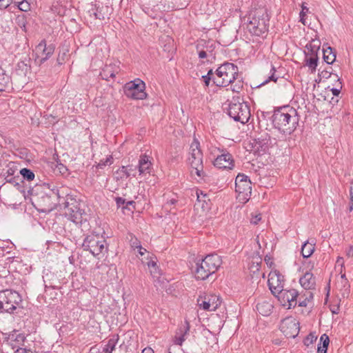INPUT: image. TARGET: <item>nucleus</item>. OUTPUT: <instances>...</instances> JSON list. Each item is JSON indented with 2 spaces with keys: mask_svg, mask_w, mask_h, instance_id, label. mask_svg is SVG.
<instances>
[{
  "mask_svg": "<svg viewBox=\"0 0 353 353\" xmlns=\"http://www.w3.org/2000/svg\"><path fill=\"white\" fill-rule=\"evenodd\" d=\"M119 172L122 173V175L121 176V178L125 177L128 178L130 176H134V173H131L128 170V166H122L119 170Z\"/></svg>",
  "mask_w": 353,
  "mask_h": 353,
  "instance_id": "obj_45",
  "label": "nucleus"
},
{
  "mask_svg": "<svg viewBox=\"0 0 353 353\" xmlns=\"http://www.w3.org/2000/svg\"><path fill=\"white\" fill-rule=\"evenodd\" d=\"M12 3V0H0V9L7 8Z\"/></svg>",
  "mask_w": 353,
  "mask_h": 353,
  "instance_id": "obj_50",
  "label": "nucleus"
},
{
  "mask_svg": "<svg viewBox=\"0 0 353 353\" xmlns=\"http://www.w3.org/2000/svg\"><path fill=\"white\" fill-rule=\"evenodd\" d=\"M332 69V68L330 67V70H327V69H325V70H322L319 74V76L321 77V78H324V79H328L331 76V74H332V72L330 71V70Z\"/></svg>",
  "mask_w": 353,
  "mask_h": 353,
  "instance_id": "obj_49",
  "label": "nucleus"
},
{
  "mask_svg": "<svg viewBox=\"0 0 353 353\" xmlns=\"http://www.w3.org/2000/svg\"><path fill=\"white\" fill-rule=\"evenodd\" d=\"M349 212H352L353 210V199L350 198V201L349 203V208H348Z\"/></svg>",
  "mask_w": 353,
  "mask_h": 353,
  "instance_id": "obj_63",
  "label": "nucleus"
},
{
  "mask_svg": "<svg viewBox=\"0 0 353 353\" xmlns=\"http://www.w3.org/2000/svg\"><path fill=\"white\" fill-rule=\"evenodd\" d=\"M8 276H10V270L6 264H0V279H6Z\"/></svg>",
  "mask_w": 353,
  "mask_h": 353,
  "instance_id": "obj_44",
  "label": "nucleus"
},
{
  "mask_svg": "<svg viewBox=\"0 0 353 353\" xmlns=\"http://www.w3.org/2000/svg\"><path fill=\"white\" fill-rule=\"evenodd\" d=\"M221 264L219 256L215 254H208L196 263L194 277L196 280H205L214 274Z\"/></svg>",
  "mask_w": 353,
  "mask_h": 353,
  "instance_id": "obj_4",
  "label": "nucleus"
},
{
  "mask_svg": "<svg viewBox=\"0 0 353 353\" xmlns=\"http://www.w3.org/2000/svg\"><path fill=\"white\" fill-rule=\"evenodd\" d=\"M228 115L235 121L246 123L250 117V108L245 103L240 102L239 99L236 102L234 99V102L229 104Z\"/></svg>",
  "mask_w": 353,
  "mask_h": 353,
  "instance_id": "obj_9",
  "label": "nucleus"
},
{
  "mask_svg": "<svg viewBox=\"0 0 353 353\" xmlns=\"http://www.w3.org/2000/svg\"><path fill=\"white\" fill-rule=\"evenodd\" d=\"M308 12V8H306L305 6H304L303 5L302 6V10L301 12H300V17H301V20L303 21V16L305 14L306 12Z\"/></svg>",
  "mask_w": 353,
  "mask_h": 353,
  "instance_id": "obj_57",
  "label": "nucleus"
},
{
  "mask_svg": "<svg viewBox=\"0 0 353 353\" xmlns=\"http://www.w3.org/2000/svg\"><path fill=\"white\" fill-rule=\"evenodd\" d=\"M273 259V256L270 254H265L264 256V261L268 265H271L272 263V260Z\"/></svg>",
  "mask_w": 353,
  "mask_h": 353,
  "instance_id": "obj_53",
  "label": "nucleus"
},
{
  "mask_svg": "<svg viewBox=\"0 0 353 353\" xmlns=\"http://www.w3.org/2000/svg\"><path fill=\"white\" fill-rule=\"evenodd\" d=\"M316 244H302L301 245V254L303 258H309L315 250Z\"/></svg>",
  "mask_w": 353,
  "mask_h": 353,
  "instance_id": "obj_32",
  "label": "nucleus"
},
{
  "mask_svg": "<svg viewBox=\"0 0 353 353\" xmlns=\"http://www.w3.org/2000/svg\"><path fill=\"white\" fill-rule=\"evenodd\" d=\"M196 201L194 206L197 208H201L203 211L209 209L208 202L210 200L208 199L206 194H203L202 191H196Z\"/></svg>",
  "mask_w": 353,
  "mask_h": 353,
  "instance_id": "obj_21",
  "label": "nucleus"
},
{
  "mask_svg": "<svg viewBox=\"0 0 353 353\" xmlns=\"http://www.w3.org/2000/svg\"><path fill=\"white\" fill-rule=\"evenodd\" d=\"M105 241V239L103 240V241ZM92 241H95V243H102V240L100 239L98 234H97V235L92 234L90 236H88L83 240V243H91Z\"/></svg>",
  "mask_w": 353,
  "mask_h": 353,
  "instance_id": "obj_43",
  "label": "nucleus"
},
{
  "mask_svg": "<svg viewBox=\"0 0 353 353\" xmlns=\"http://www.w3.org/2000/svg\"><path fill=\"white\" fill-rule=\"evenodd\" d=\"M331 91L332 92V94L335 97H338L340 94V90L337 88H332Z\"/></svg>",
  "mask_w": 353,
  "mask_h": 353,
  "instance_id": "obj_59",
  "label": "nucleus"
},
{
  "mask_svg": "<svg viewBox=\"0 0 353 353\" xmlns=\"http://www.w3.org/2000/svg\"><path fill=\"white\" fill-rule=\"evenodd\" d=\"M268 25L269 17L266 10L259 8L250 14L247 28L251 34L260 37L268 31Z\"/></svg>",
  "mask_w": 353,
  "mask_h": 353,
  "instance_id": "obj_5",
  "label": "nucleus"
},
{
  "mask_svg": "<svg viewBox=\"0 0 353 353\" xmlns=\"http://www.w3.org/2000/svg\"><path fill=\"white\" fill-rule=\"evenodd\" d=\"M345 252H346V256L347 257H352L353 256V246H352V245L349 246L346 249Z\"/></svg>",
  "mask_w": 353,
  "mask_h": 353,
  "instance_id": "obj_54",
  "label": "nucleus"
},
{
  "mask_svg": "<svg viewBox=\"0 0 353 353\" xmlns=\"http://www.w3.org/2000/svg\"><path fill=\"white\" fill-rule=\"evenodd\" d=\"M22 298L15 290L6 289L0 291V310L8 313H13L21 304Z\"/></svg>",
  "mask_w": 353,
  "mask_h": 353,
  "instance_id": "obj_8",
  "label": "nucleus"
},
{
  "mask_svg": "<svg viewBox=\"0 0 353 353\" xmlns=\"http://www.w3.org/2000/svg\"><path fill=\"white\" fill-rule=\"evenodd\" d=\"M19 173L22 176V178L28 181H32L35 176L34 173L28 168H22Z\"/></svg>",
  "mask_w": 353,
  "mask_h": 353,
  "instance_id": "obj_35",
  "label": "nucleus"
},
{
  "mask_svg": "<svg viewBox=\"0 0 353 353\" xmlns=\"http://www.w3.org/2000/svg\"><path fill=\"white\" fill-rule=\"evenodd\" d=\"M329 343V336L326 334H322L320 337V342L318 345L317 353H327Z\"/></svg>",
  "mask_w": 353,
  "mask_h": 353,
  "instance_id": "obj_27",
  "label": "nucleus"
},
{
  "mask_svg": "<svg viewBox=\"0 0 353 353\" xmlns=\"http://www.w3.org/2000/svg\"><path fill=\"white\" fill-rule=\"evenodd\" d=\"M272 280L273 278L268 279V286L272 294L276 296V295L279 294V293H281V292H282L283 289L282 288V286H280L279 285L274 286L273 285Z\"/></svg>",
  "mask_w": 353,
  "mask_h": 353,
  "instance_id": "obj_38",
  "label": "nucleus"
},
{
  "mask_svg": "<svg viewBox=\"0 0 353 353\" xmlns=\"http://www.w3.org/2000/svg\"><path fill=\"white\" fill-rule=\"evenodd\" d=\"M235 189L240 200L248 201L252 193L251 181L248 176L239 174L235 180Z\"/></svg>",
  "mask_w": 353,
  "mask_h": 353,
  "instance_id": "obj_11",
  "label": "nucleus"
},
{
  "mask_svg": "<svg viewBox=\"0 0 353 353\" xmlns=\"http://www.w3.org/2000/svg\"><path fill=\"white\" fill-rule=\"evenodd\" d=\"M317 337L314 334H309L303 340V343L305 346L308 347L311 344H312L314 341H316Z\"/></svg>",
  "mask_w": 353,
  "mask_h": 353,
  "instance_id": "obj_41",
  "label": "nucleus"
},
{
  "mask_svg": "<svg viewBox=\"0 0 353 353\" xmlns=\"http://www.w3.org/2000/svg\"><path fill=\"white\" fill-rule=\"evenodd\" d=\"M137 248H138V252L140 255H143L145 253L148 252L145 248H143L141 244L136 246Z\"/></svg>",
  "mask_w": 353,
  "mask_h": 353,
  "instance_id": "obj_56",
  "label": "nucleus"
},
{
  "mask_svg": "<svg viewBox=\"0 0 353 353\" xmlns=\"http://www.w3.org/2000/svg\"><path fill=\"white\" fill-rule=\"evenodd\" d=\"M339 310V306H334L332 309H331V311L333 314H338Z\"/></svg>",
  "mask_w": 353,
  "mask_h": 353,
  "instance_id": "obj_64",
  "label": "nucleus"
},
{
  "mask_svg": "<svg viewBox=\"0 0 353 353\" xmlns=\"http://www.w3.org/2000/svg\"><path fill=\"white\" fill-rule=\"evenodd\" d=\"M298 295V292L294 289H283L281 293L276 295V297L282 305L287 306L288 309H290L296 305Z\"/></svg>",
  "mask_w": 353,
  "mask_h": 353,
  "instance_id": "obj_14",
  "label": "nucleus"
},
{
  "mask_svg": "<svg viewBox=\"0 0 353 353\" xmlns=\"http://www.w3.org/2000/svg\"><path fill=\"white\" fill-rule=\"evenodd\" d=\"M113 163V158L111 155L107 157L105 159L101 160L97 164V168L103 169L106 165H110Z\"/></svg>",
  "mask_w": 353,
  "mask_h": 353,
  "instance_id": "obj_39",
  "label": "nucleus"
},
{
  "mask_svg": "<svg viewBox=\"0 0 353 353\" xmlns=\"http://www.w3.org/2000/svg\"><path fill=\"white\" fill-rule=\"evenodd\" d=\"M214 78H216V77H208L206 75L202 76V79L203 80V82L205 83V85L206 86H208L210 81H213V79H214Z\"/></svg>",
  "mask_w": 353,
  "mask_h": 353,
  "instance_id": "obj_51",
  "label": "nucleus"
},
{
  "mask_svg": "<svg viewBox=\"0 0 353 353\" xmlns=\"http://www.w3.org/2000/svg\"><path fill=\"white\" fill-rule=\"evenodd\" d=\"M250 249L246 251V254L248 258H253L254 256H261L264 254V248H262L261 244H250Z\"/></svg>",
  "mask_w": 353,
  "mask_h": 353,
  "instance_id": "obj_24",
  "label": "nucleus"
},
{
  "mask_svg": "<svg viewBox=\"0 0 353 353\" xmlns=\"http://www.w3.org/2000/svg\"><path fill=\"white\" fill-rule=\"evenodd\" d=\"M261 219V214H257L251 219L250 223L256 225Z\"/></svg>",
  "mask_w": 353,
  "mask_h": 353,
  "instance_id": "obj_52",
  "label": "nucleus"
},
{
  "mask_svg": "<svg viewBox=\"0 0 353 353\" xmlns=\"http://www.w3.org/2000/svg\"><path fill=\"white\" fill-rule=\"evenodd\" d=\"M231 88L234 92L239 93L243 88V82L241 81H238L234 85L232 84Z\"/></svg>",
  "mask_w": 353,
  "mask_h": 353,
  "instance_id": "obj_48",
  "label": "nucleus"
},
{
  "mask_svg": "<svg viewBox=\"0 0 353 353\" xmlns=\"http://www.w3.org/2000/svg\"><path fill=\"white\" fill-rule=\"evenodd\" d=\"M239 69L232 63H224L216 70V78L213 83L216 86L225 87L234 83L238 76Z\"/></svg>",
  "mask_w": 353,
  "mask_h": 353,
  "instance_id": "obj_6",
  "label": "nucleus"
},
{
  "mask_svg": "<svg viewBox=\"0 0 353 353\" xmlns=\"http://www.w3.org/2000/svg\"><path fill=\"white\" fill-rule=\"evenodd\" d=\"M141 353H154V350L151 347H145L142 350Z\"/></svg>",
  "mask_w": 353,
  "mask_h": 353,
  "instance_id": "obj_60",
  "label": "nucleus"
},
{
  "mask_svg": "<svg viewBox=\"0 0 353 353\" xmlns=\"http://www.w3.org/2000/svg\"><path fill=\"white\" fill-rule=\"evenodd\" d=\"M274 127L284 134H291L297 128L299 116L296 109L283 106L274 110L272 117Z\"/></svg>",
  "mask_w": 353,
  "mask_h": 353,
  "instance_id": "obj_2",
  "label": "nucleus"
},
{
  "mask_svg": "<svg viewBox=\"0 0 353 353\" xmlns=\"http://www.w3.org/2000/svg\"><path fill=\"white\" fill-rule=\"evenodd\" d=\"M102 79L108 81L110 78L115 77V73L112 65H105L100 72Z\"/></svg>",
  "mask_w": 353,
  "mask_h": 353,
  "instance_id": "obj_31",
  "label": "nucleus"
},
{
  "mask_svg": "<svg viewBox=\"0 0 353 353\" xmlns=\"http://www.w3.org/2000/svg\"><path fill=\"white\" fill-rule=\"evenodd\" d=\"M150 157L145 154L140 156L138 164V171L139 174H150L152 170V163Z\"/></svg>",
  "mask_w": 353,
  "mask_h": 353,
  "instance_id": "obj_19",
  "label": "nucleus"
},
{
  "mask_svg": "<svg viewBox=\"0 0 353 353\" xmlns=\"http://www.w3.org/2000/svg\"><path fill=\"white\" fill-rule=\"evenodd\" d=\"M83 250H90V252L92 254L93 256H97L101 253V250L98 248L99 244H81Z\"/></svg>",
  "mask_w": 353,
  "mask_h": 353,
  "instance_id": "obj_36",
  "label": "nucleus"
},
{
  "mask_svg": "<svg viewBox=\"0 0 353 353\" xmlns=\"http://www.w3.org/2000/svg\"><path fill=\"white\" fill-rule=\"evenodd\" d=\"M190 323L188 321H185L179 328L174 338V343L176 345H181L185 341V336L189 333Z\"/></svg>",
  "mask_w": 353,
  "mask_h": 353,
  "instance_id": "obj_18",
  "label": "nucleus"
},
{
  "mask_svg": "<svg viewBox=\"0 0 353 353\" xmlns=\"http://www.w3.org/2000/svg\"><path fill=\"white\" fill-rule=\"evenodd\" d=\"M250 260L249 262V270L253 274L257 273L259 272L261 269V265L262 264V257L261 256H254L253 258H248Z\"/></svg>",
  "mask_w": 353,
  "mask_h": 353,
  "instance_id": "obj_25",
  "label": "nucleus"
},
{
  "mask_svg": "<svg viewBox=\"0 0 353 353\" xmlns=\"http://www.w3.org/2000/svg\"><path fill=\"white\" fill-rule=\"evenodd\" d=\"M36 49L37 51L42 52V57L38 61L39 65H41L53 54L55 46L53 44L47 46L46 41L42 40L37 46Z\"/></svg>",
  "mask_w": 353,
  "mask_h": 353,
  "instance_id": "obj_16",
  "label": "nucleus"
},
{
  "mask_svg": "<svg viewBox=\"0 0 353 353\" xmlns=\"http://www.w3.org/2000/svg\"><path fill=\"white\" fill-rule=\"evenodd\" d=\"M15 170L12 168H9L6 171V176H14Z\"/></svg>",
  "mask_w": 353,
  "mask_h": 353,
  "instance_id": "obj_58",
  "label": "nucleus"
},
{
  "mask_svg": "<svg viewBox=\"0 0 353 353\" xmlns=\"http://www.w3.org/2000/svg\"><path fill=\"white\" fill-rule=\"evenodd\" d=\"M54 172L56 173H59L63 176L68 175V168L60 162H57L54 167Z\"/></svg>",
  "mask_w": 353,
  "mask_h": 353,
  "instance_id": "obj_34",
  "label": "nucleus"
},
{
  "mask_svg": "<svg viewBox=\"0 0 353 353\" xmlns=\"http://www.w3.org/2000/svg\"><path fill=\"white\" fill-rule=\"evenodd\" d=\"M196 52L198 53L199 57L200 59H205L208 57H211V56L206 52V51L203 50L201 45H197L196 46Z\"/></svg>",
  "mask_w": 353,
  "mask_h": 353,
  "instance_id": "obj_42",
  "label": "nucleus"
},
{
  "mask_svg": "<svg viewBox=\"0 0 353 353\" xmlns=\"http://www.w3.org/2000/svg\"><path fill=\"white\" fill-rule=\"evenodd\" d=\"M299 283L305 289L311 290L314 288L316 280L313 274L310 271H307L304 275L300 278Z\"/></svg>",
  "mask_w": 353,
  "mask_h": 353,
  "instance_id": "obj_20",
  "label": "nucleus"
},
{
  "mask_svg": "<svg viewBox=\"0 0 353 353\" xmlns=\"http://www.w3.org/2000/svg\"><path fill=\"white\" fill-rule=\"evenodd\" d=\"M190 150L188 162L192 169L191 173L193 174L194 172L199 177L203 179L205 174L203 171V153L199 148V142L194 141L190 145Z\"/></svg>",
  "mask_w": 353,
  "mask_h": 353,
  "instance_id": "obj_7",
  "label": "nucleus"
},
{
  "mask_svg": "<svg viewBox=\"0 0 353 353\" xmlns=\"http://www.w3.org/2000/svg\"><path fill=\"white\" fill-rule=\"evenodd\" d=\"M138 169V166H133L132 165H128V170L129 172H130L131 173H134V176H136L137 174V170Z\"/></svg>",
  "mask_w": 353,
  "mask_h": 353,
  "instance_id": "obj_55",
  "label": "nucleus"
},
{
  "mask_svg": "<svg viewBox=\"0 0 353 353\" xmlns=\"http://www.w3.org/2000/svg\"><path fill=\"white\" fill-rule=\"evenodd\" d=\"M214 165L219 169H232L234 167L232 156L228 152L218 156L214 161Z\"/></svg>",
  "mask_w": 353,
  "mask_h": 353,
  "instance_id": "obj_15",
  "label": "nucleus"
},
{
  "mask_svg": "<svg viewBox=\"0 0 353 353\" xmlns=\"http://www.w3.org/2000/svg\"><path fill=\"white\" fill-rule=\"evenodd\" d=\"M323 60L327 64H332L336 59V55L333 52V49L331 47L323 49Z\"/></svg>",
  "mask_w": 353,
  "mask_h": 353,
  "instance_id": "obj_29",
  "label": "nucleus"
},
{
  "mask_svg": "<svg viewBox=\"0 0 353 353\" xmlns=\"http://www.w3.org/2000/svg\"><path fill=\"white\" fill-rule=\"evenodd\" d=\"M197 303L200 308L207 311H215L221 303L220 296L215 294H205L199 296Z\"/></svg>",
  "mask_w": 353,
  "mask_h": 353,
  "instance_id": "obj_13",
  "label": "nucleus"
},
{
  "mask_svg": "<svg viewBox=\"0 0 353 353\" xmlns=\"http://www.w3.org/2000/svg\"><path fill=\"white\" fill-rule=\"evenodd\" d=\"M256 308L260 314L264 316H268L271 314L273 309V305L270 301H264L258 303Z\"/></svg>",
  "mask_w": 353,
  "mask_h": 353,
  "instance_id": "obj_23",
  "label": "nucleus"
},
{
  "mask_svg": "<svg viewBox=\"0 0 353 353\" xmlns=\"http://www.w3.org/2000/svg\"><path fill=\"white\" fill-rule=\"evenodd\" d=\"M308 294H309V296H307L304 300H303V301L299 300V306H300V307H306L307 305V302H309L310 300L312 299V298H313L312 293L309 292Z\"/></svg>",
  "mask_w": 353,
  "mask_h": 353,
  "instance_id": "obj_47",
  "label": "nucleus"
},
{
  "mask_svg": "<svg viewBox=\"0 0 353 353\" xmlns=\"http://www.w3.org/2000/svg\"><path fill=\"white\" fill-rule=\"evenodd\" d=\"M275 72L276 69L274 66H272V68L270 70L271 74L268 77L267 79H265L263 82H262L260 85H263L268 83V82L272 81L276 82L278 79V77L275 76Z\"/></svg>",
  "mask_w": 353,
  "mask_h": 353,
  "instance_id": "obj_40",
  "label": "nucleus"
},
{
  "mask_svg": "<svg viewBox=\"0 0 353 353\" xmlns=\"http://www.w3.org/2000/svg\"><path fill=\"white\" fill-rule=\"evenodd\" d=\"M305 65L310 69L311 73L315 72L319 62L318 55L305 56Z\"/></svg>",
  "mask_w": 353,
  "mask_h": 353,
  "instance_id": "obj_28",
  "label": "nucleus"
},
{
  "mask_svg": "<svg viewBox=\"0 0 353 353\" xmlns=\"http://www.w3.org/2000/svg\"><path fill=\"white\" fill-rule=\"evenodd\" d=\"M279 329L286 338L294 339L299 333V323L292 316H288L281 321Z\"/></svg>",
  "mask_w": 353,
  "mask_h": 353,
  "instance_id": "obj_12",
  "label": "nucleus"
},
{
  "mask_svg": "<svg viewBox=\"0 0 353 353\" xmlns=\"http://www.w3.org/2000/svg\"><path fill=\"white\" fill-rule=\"evenodd\" d=\"M5 180L6 183L13 185L17 187L19 190L21 191V188H23V186L21 183H23V180L20 176H5Z\"/></svg>",
  "mask_w": 353,
  "mask_h": 353,
  "instance_id": "obj_30",
  "label": "nucleus"
},
{
  "mask_svg": "<svg viewBox=\"0 0 353 353\" xmlns=\"http://www.w3.org/2000/svg\"><path fill=\"white\" fill-rule=\"evenodd\" d=\"M17 67L19 70L26 72L30 70V65L26 62V61H21L17 63Z\"/></svg>",
  "mask_w": 353,
  "mask_h": 353,
  "instance_id": "obj_46",
  "label": "nucleus"
},
{
  "mask_svg": "<svg viewBox=\"0 0 353 353\" xmlns=\"http://www.w3.org/2000/svg\"><path fill=\"white\" fill-rule=\"evenodd\" d=\"M114 201L116 202L117 208H121L123 212L125 210L133 212L136 209V203L134 200H129L121 196H116L114 197Z\"/></svg>",
  "mask_w": 353,
  "mask_h": 353,
  "instance_id": "obj_17",
  "label": "nucleus"
},
{
  "mask_svg": "<svg viewBox=\"0 0 353 353\" xmlns=\"http://www.w3.org/2000/svg\"><path fill=\"white\" fill-rule=\"evenodd\" d=\"M306 48L307 52H305L306 57L312 56V55H318V52L320 49V46L319 44H315L313 43H310L306 45Z\"/></svg>",
  "mask_w": 353,
  "mask_h": 353,
  "instance_id": "obj_33",
  "label": "nucleus"
},
{
  "mask_svg": "<svg viewBox=\"0 0 353 353\" xmlns=\"http://www.w3.org/2000/svg\"><path fill=\"white\" fill-rule=\"evenodd\" d=\"M119 340V334L112 335L102 349V353H112L115 350V347Z\"/></svg>",
  "mask_w": 353,
  "mask_h": 353,
  "instance_id": "obj_22",
  "label": "nucleus"
},
{
  "mask_svg": "<svg viewBox=\"0 0 353 353\" xmlns=\"http://www.w3.org/2000/svg\"><path fill=\"white\" fill-rule=\"evenodd\" d=\"M145 84L140 79L131 81L124 85V94L128 98L135 100H142L147 97L145 92Z\"/></svg>",
  "mask_w": 353,
  "mask_h": 353,
  "instance_id": "obj_10",
  "label": "nucleus"
},
{
  "mask_svg": "<svg viewBox=\"0 0 353 353\" xmlns=\"http://www.w3.org/2000/svg\"><path fill=\"white\" fill-rule=\"evenodd\" d=\"M197 45H201L203 50L206 51L212 59H214V50L215 48V43L213 41L201 40Z\"/></svg>",
  "mask_w": 353,
  "mask_h": 353,
  "instance_id": "obj_26",
  "label": "nucleus"
},
{
  "mask_svg": "<svg viewBox=\"0 0 353 353\" xmlns=\"http://www.w3.org/2000/svg\"><path fill=\"white\" fill-rule=\"evenodd\" d=\"M9 82V77L0 69V92L3 91Z\"/></svg>",
  "mask_w": 353,
  "mask_h": 353,
  "instance_id": "obj_37",
  "label": "nucleus"
},
{
  "mask_svg": "<svg viewBox=\"0 0 353 353\" xmlns=\"http://www.w3.org/2000/svg\"><path fill=\"white\" fill-rule=\"evenodd\" d=\"M65 193L63 190L57 188L54 185L43 183L36 185L31 190V201L35 208L41 212H50L58 205H61L62 197Z\"/></svg>",
  "mask_w": 353,
  "mask_h": 353,
  "instance_id": "obj_1",
  "label": "nucleus"
},
{
  "mask_svg": "<svg viewBox=\"0 0 353 353\" xmlns=\"http://www.w3.org/2000/svg\"><path fill=\"white\" fill-rule=\"evenodd\" d=\"M350 196L351 199H353V180L350 183Z\"/></svg>",
  "mask_w": 353,
  "mask_h": 353,
  "instance_id": "obj_62",
  "label": "nucleus"
},
{
  "mask_svg": "<svg viewBox=\"0 0 353 353\" xmlns=\"http://www.w3.org/2000/svg\"><path fill=\"white\" fill-rule=\"evenodd\" d=\"M147 263L149 268H155L157 266V263L154 261H150Z\"/></svg>",
  "mask_w": 353,
  "mask_h": 353,
  "instance_id": "obj_61",
  "label": "nucleus"
},
{
  "mask_svg": "<svg viewBox=\"0 0 353 353\" xmlns=\"http://www.w3.org/2000/svg\"><path fill=\"white\" fill-rule=\"evenodd\" d=\"M62 199L61 203L64 205L65 215L69 220L76 224H81L83 221H87L83 203L68 193H65Z\"/></svg>",
  "mask_w": 353,
  "mask_h": 353,
  "instance_id": "obj_3",
  "label": "nucleus"
}]
</instances>
